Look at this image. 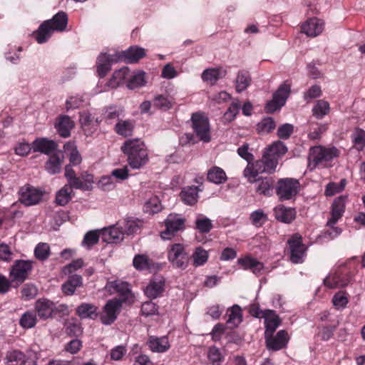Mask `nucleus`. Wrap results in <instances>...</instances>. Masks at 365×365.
<instances>
[{"label":"nucleus","mask_w":365,"mask_h":365,"mask_svg":"<svg viewBox=\"0 0 365 365\" xmlns=\"http://www.w3.org/2000/svg\"><path fill=\"white\" fill-rule=\"evenodd\" d=\"M68 16L64 11H58L52 19L44 21L37 31L33 33V36L38 43L46 42L54 31L62 32L66 29Z\"/></svg>","instance_id":"1"},{"label":"nucleus","mask_w":365,"mask_h":365,"mask_svg":"<svg viewBox=\"0 0 365 365\" xmlns=\"http://www.w3.org/2000/svg\"><path fill=\"white\" fill-rule=\"evenodd\" d=\"M121 150L127 155L128 163L133 169H139L148 161L145 145L138 138L126 140Z\"/></svg>","instance_id":"2"},{"label":"nucleus","mask_w":365,"mask_h":365,"mask_svg":"<svg viewBox=\"0 0 365 365\" xmlns=\"http://www.w3.org/2000/svg\"><path fill=\"white\" fill-rule=\"evenodd\" d=\"M299 180L292 178H280L275 186V192L282 202L294 200L300 190Z\"/></svg>","instance_id":"3"},{"label":"nucleus","mask_w":365,"mask_h":365,"mask_svg":"<svg viewBox=\"0 0 365 365\" xmlns=\"http://www.w3.org/2000/svg\"><path fill=\"white\" fill-rule=\"evenodd\" d=\"M34 262L33 260L17 259L11 266L9 269V278L15 283L14 288L22 284L31 273Z\"/></svg>","instance_id":"4"},{"label":"nucleus","mask_w":365,"mask_h":365,"mask_svg":"<svg viewBox=\"0 0 365 365\" xmlns=\"http://www.w3.org/2000/svg\"><path fill=\"white\" fill-rule=\"evenodd\" d=\"M192 128L200 141L209 143L211 140V132L209 119L204 113L196 112L191 116Z\"/></svg>","instance_id":"5"},{"label":"nucleus","mask_w":365,"mask_h":365,"mask_svg":"<svg viewBox=\"0 0 365 365\" xmlns=\"http://www.w3.org/2000/svg\"><path fill=\"white\" fill-rule=\"evenodd\" d=\"M168 259L173 267L185 269L190 262V257L184 245L174 243L168 247Z\"/></svg>","instance_id":"6"},{"label":"nucleus","mask_w":365,"mask_h":365,"mask_svg":"<svg viewBox=\"0 0 365 365\" xmlns=\"http://www.w3.org/2000/svg\"><path fill=\"white\" fill-rule=\"evenodd\" d=\"M124 299L113 298L109 299L102 308V311L98 314L101 322L106 326L113 324L117 319L120 312Z\"/></svg>","instance_id":"7"},{"label":"nucleus","mask_w":365,"mask_h":365,"mask_svg":"<svg viewBox=\"0 0 365 365\" xmlns=\"http://www.w3.org/2000/svg\"><path fill=\"white\" fill-rule=\"evenodd\" d=\"M291 82L288 80L284 81L278 89L273 93L272 99L267 103L265 110L272 113L284 106L287 98L291 93Z\"/></svg>","instance_id":"8"},{"label":"nucleus","mask_w":365,"mask_h":365,"mask_svg":"<svg viewBox=\"0 0 365 365\" xmlns=\"http://www.w3.org/2000/svg\"><path fill=\"white\" fill-rule=\"evenodd\" d=\"M185 217L179 214H170L165 220V229L160 232V237L163 240H170L178 232H182L185 229Z\"/></svg>","instance_id":"9"},{"label":"nucleus","mask_w":365,"mask_h":365,"mask_svg":"<svg viewBox=\"0 0 365 365\" xmlns=\"http://www.w3.org/2000/svg\"><path fill=\"white\" fill-rule=\"evenodd\" d=\"M287 252L292 262L298 264L303 262L306 247L303 244L302 237L299 233L292 235L287 240Z\"/></svg>","instance_id":"10"},{"label":"nucleus","mask_w":365,"mask_h":365,"mask_svg":"<svg viewBox=\"0 0 365 365\" xmlns=\"http://www.w3.org/2000/svg\"><path fill=\"white\" fill-rule=\"evenodd\" d=\"M19 201L26 206L38 203L43 197V192L34 187L26 185L19 190Z\"/></svg>","instance_id":"11"},{"label":"nucleus","mask_w":365,"mask_h":365,"mask_svg":"<svg viewBox=\"0 0 365 365\" xmlns=\"http://www.w3.org/2000/svg\"><path fill=\"white\" fill-rule=\"evenodd\" d=\"M264 339L267 349L274 351L285 348L289 341L288 333L285 330L279 331L276 335H264Z\"/></svg>","instance_id":"12"},{"label":"nucleus","mask_w":365,"mask_h":365,"mask_svg":"<svg viewBox=\"0 0 365 365\" xmlns=\"http://www.w3.org/2000/svg\"><path fill=\"white\" fill-rule=\"evenodd\" d=\"M117 53L113 54L101 53L97 58V72L101 78H103L110 71L113 63L118 62Z\"/></svg>","instance_id":"13"},{"label":"nucleus","mask_w":365,"mask_h":365,"mask_svg":"<svg viewBox=\"0 0 365 365\" xmlns=\"http://www.w3.org/2000/svg\"><path fill=\"white\" fill-rule=\"evenodd\" d=\"M165 279L163 277H154L145 289V294L150 299H156L162 295L165 291Z\"/></svg>","instance_id":"14"},{"label":"nucleus","mask_w":365,"mask_h":365,"mask_svg":"<svg viewBox=\"0 0 365 365\" xmlns=\"http://www.w3.org/2000/svg\"><path fill=\"white\" fill-rule=\"evenodd\" d=\"M116 53L118 57H119L120 61L128 63H137L145 56V49L138 46H131L125 51H118Z\"/></svg>","instance_id":"15"},{"label":"nucleus","mask_w":365,"mask_h":365,"mask_svg":"<svg viewBox=\"0 0 365 365\" xmlns=\"http://www.w3.org/2000/svg\"><path fill=\"white\" fill-rule=\"evenodd\" d=\"M34 312L41 319H47L54 312V303L47 299L41 298L36 301Z\"/></svg>","instance_id":"16"},{"label":"nucleus","mask_w":365,"mask_h":365,"mask_svg":"<svg viewBox=\"0 0 365 365\" xmlns=\"http://www.w3.org/2000/svg\"><path fill=\"white\" fill-rule=\"evenodd\" d=\"M263 173H267V170L262 158L253 163H247L243 171L244 176L247 178L248 182L250 183L256 181L257 176Z\"/></svg>","instance_id":"17"},{"label":"nucleus","mask_w":365,"mask_h":365,"mask_svg":"<svg viewBox=\"0 0 365 365\" xmlns=\"http://www.w3.org/2000/svg\"><path fill=\"white\" fill-rule=\"evenodd\" d=\"M58 143L46 138H38L32 143V149L34 152H39L50 155L58 149Z\"/></svg>","instance_id":"18"},{"label":"nucleus","mask_w":365,"mask_h":365,"mask_svg":"<svg viewBox=\"0 0 365 365\" xmlns=\"http://www.w3.org/2000/svg\"><path fill=\"white\" fill-rule=\"evenodd\" d=\"M263 318L264 319V335L274 334L280 326L282 320L274 310L264 309Z\"/></svg>","instance_id":"19"},{"label":"nucleus","mask_w":365,"mask_h":365,"mask_svg":"<svg viewBox=\"0 0 365 365\" xmlns=\"http://www.w3.org/2000/svg\"><path fill=\"white\" fill-rule=\"evenodd\" d=\"M255 189L259 195L272 196L274 192V180L272 177H265L257 179L255 181Z\"/></svg>","instance_id":"20"},{"label":"nucleus","mask_w":365,"mask_h":365,"mask_svg":"<svg viewBox=\"0 0 365 365\" xmlns=\"http://www.w3.org/2000/svg\"><path fill=\"white\" fill-rule=\"evenodd\" d=\"M63 160L64 156L61 151L50 155L48 160L45 163L46 170L51 175L61 173Z\"/></svg>","instance_id":"21"},{"label":"nucleus","mask_w":365,"mask_h":365,"mask_svg":"<svg viewBox=\"0 0 365 365\" xmlns=\"http://www.w3.org/2000/svg\"><path fill=\"white\" fill-rule=\"evenodd\" d=\"M346 196H340L334 200L332 207L331 218L328 220V225H335L337 221L341 217L345 207V202Z\"/></svg>","instance_id":"22"},{"label":"nucleus","mask_w":365,"mask_h":365,"mask_svg":"<svg viewBox=\"0 0 365 365\" xmlns=\"http://www.w3.org/2000/svg\"><path fill=\"white\" fill-rule=\"evenodd\" d=\"M274 214L277 221L289 224L296 217V210L294 208L279 205L274 209Z\"/></svg>","instance_id":"23"},{"label":"nucleus","mask_w":365,"mask_h":365,"mask_svg":"<svg viewBox=\"0 0 365 365\" xmlns=\"http://www.w3.org/2000/svg\"><path fill=\"white\" fill-rule=\"evenodd\" d=\"M313 115L309 118V138L310 139H317L319 136V124L318 120L319 119V101H317L313 108Z\"/></svg>","instance_id":"24"},{"label":"nucleus","mask_w":365,"mask_h":365,"mask_svg":"<svg viewBox=\"0 0 365 365\" xmlns=\"http://www.w3.org/2000/svg\"><path fill=\"white\" fill-rule=\"evenodd\" d=\"M148 345L152 351L158 353L165 352L170 347L167 336L157 337L151 336L148 339Z\"/></svg>","instance_id":"25"},{"label":"nucleus","mask_w":365,"mask_h":365,"mask_svg":"<svg viewBox=\"0 0 365 365\" xmlns=\"http://www.w3.org/2000/svg\"><path fill=\"white\" fill-rule=\"evenodd\" d=\"M74 123L68 115L61 116L55 123V128L58 133L62 138H68L71 135V130L73 128Z\"/></svg>","instance_id":"26"},{"label":"nucleus","mask_w":365,"mask_h":365,"mask_svg":"<svg viewBox=\"0 0 365 365\" xmlns=\"http://www.w3.org/2000/svg\"><path fill=\"white\" fill-rule=\"evenodd\" d=\"M200 190L197 186H187L183 187L180 193L182 201L187 205H194L198 200V192Z\"/></svg>","instance_id":"27"},{"label":"nucleus","mask_w":365,"mask_h":365,"mask_svg":"<svg viewBox=\"0 0 365 365\" xmlns=\"http://www.w3.org/2000/svg\"><path fill=\"white\" fill-rule=\"evenodd\" d=\"M73 187L66 184L56 194L55 202L58 205L65 206L74 196Z\"/></svg>","instance_id":"28"},{"label":"nucleus","mask_w":365,"mask_h":365,"mask_svg":"<svg viewBox=\"0 0 365 365\" xmlns=\"http://www.w3.org/2000/svg\"><path fill=\"white\" fill-rule=\"evenodd\" d=\"M76 313L81 319H95L98 316V307L89 303L81 304L77 307Z\"/></svg>","instance_id":"29"},{"label":"nucleus","mask_w":365,"mask_h":365,"mask_svg":"<svg viewBox=\"0 0 365 365\" xmlns=\"http://www.w3.org/2000/svg\"><path fill=\"white\" fill-rule=\"evenodd\" d=\"M83 279L81 275L73 274L68 277L67 281L62 285V291L66 295H73L77 287L82 285Z\"/></svg>","instance_id":"30"},{"label":"nucleus","mask_w":365,"mask_h":365,"mask_svg":"<svg viewBox=\"0 0 365 365\" xmlns=\"http://www.w3.org/2000/svg\"><path fill=\"white\" fill-rule=\"evenodd\" d=\"M238 263L243 269H250L255 274H259L264 268L263 263L250 256L239 259Z\"/></svg>","instance_id":"31"},{"label":"nucleus","mask_w":365,"mask_h":365,"mask_svg":"<svg viewBox=\"0 0 365 365\" xmlns=\"http://www.w3.org/2000/svg\"><path fill=\"white\" fill-rule=\"evenodd\" d=\"M133 265L138 271H148L154 267L155 263L148 255L138 254L134 257Z\"/></svg>","instance_id":"32"},{"label":"nucleus","mask_w":365,"mask_h":365,"mask_svg":"<svg viewBox=\"0 0 365 365\" xmlns=\"http://www.w3.org/2000/svg\"><path fill=\"white\" fill-rule=\"evenodd\" d=\"M287 150L288 149L283 142L277 140L266 148L264 152L267 153V155H269L279 160L287 153Z\"/></svg>","instance_id":"33"},{"label":"nucleus","mask_w":365,"mask_h":365,"mask_svg":"<svg viewBox=\"0 0 365 365\" xmlns=\"http://www.w3.org/2000/svg\"><path fill=\"white\" fill-rule=\"evenodd\" d=\"M228 319L227 324L231 326V328L237 327L238 325L242 322V313L240 307L237 304L233 305L227 310Z\"/></svg>","instance_id":"34"},{"label":"nucleus","mask_w":365,"mask_h":365,"mask_svg":"<svg viewBox=\"0 0 365 365\" xmlns=\"http://www.w3.org/2000/svg\"><path fill=\"white\" fill-rule=\"evenodd\" d=\"M207 179L210 182L219 185L225 182L227 177L223 169L214 166L208 170Z\"/></svg>","instance_id":"35"},{"label":"nucleus","mask_w":365,"mask_h":365,"mask_svg":"<svg viewBox=\"0 0 365 365\" xmlns=\"http://www.w3.org/2000/svg\"><path fill=\"white\" fill-rule=\"evenodd\" d=\"M192 265L195 267L203 266L208 260V252L202 247H197L192 256Z\"/></svg>","instance_id":"36"},{"label":"nucleus","mask_w":365,"mask_h":365,"mask_svg":"<svg viewBox=\"0 0 365 365\" xmlns=\"http://www.w3.org/2000/svg\"><path fill=\"white\" fill-rule=\"evenodd\" d=\"M276 128V123L272 117L264 118L256 125V130L259 135H266L272 132Z\"/></svg>","instance_id":"37"},{"label":"nucleus","mask_w":365,"mask_h":365,"mask_svg":"<svg viewBox=\"0 0 365 365\" xmlns=\"http://www.w3.org/2000/svg\"><path fill=\"white\" fill-rule=\"evenodd\" d=\"M319 21L317 18H309L301 28L302 32L308 36H317L319 34Z\"/></svg>","instance_id":"38"},{"label":"nucleus","mask_w":365,"mask_h":365,"mask_svg":"<svg viewBox=\"0 0 365 365\" xmlns=\"http://www.w3.org/2000/svg\"><path fill=\"white\" fill-rule=\"evenodd\" d=\"M252 78L249 71L245 70L240 71L236 78V91L240 93L247 88L250 85Z\"/></svg>","instance_id":"39"},{"label":"nucleus","mask_w":365,"mask_h":365,"mask_svg":"<svg viewBox=\"0 0 365 365\" xmlns=\"http://www.w3.org/2000/svg\"><path fill=\"white\" fill-rule=\"evenodd\" d=\"M134 123L130 120H118L115 125V131L120 135L128 137L133 134Z\"/></svg>","instance_id":"40"},{"label":"nucleus","mask_w":365,"mask_h":365,"mask_svg":"<svg viewBox=\"0 0 365 365\" xmlns=\"http://www.w3.org/2000/svg\"><path fill=\"white\" fill-rule=\"evenodd\" d=\"M19 325L26 329L33 328L37 323V317L34 311H27L24 313L20 319Z\"/></svg>","instance_id":"41"},{"label":"nucleus","mask_w":365,"mask_h":365,"mask_svg":"<svg viewBox=\"0 0 365 365\" xmlns=\"http://www.w3.org/2000/svg\"><path fill=\"white\" fill-rule=\"evenodd\" d=\"M340 151L334 146L322 147L321 146V163H324L326 165L327 163L331 162L334 159L339 157Z\"/></svg>","instance_id":"42"},{"label":"nucleus","mask_w":365,"mask_h":365,"mask_svg":"<svg viewBox=\"0 0 365 365\" xmlns=\"http://www.w3.org/2000/svg\"><path fill=\"white\" fill-rule=\"evenodd\" d=\"M195 225V229L202 234H207L213 228L212 220L202 215L197 217Z\"/></svg>","instance_id":"43"},{"label":"nucleus","mask_w":365,"mask_h":365,"mask_svg":"<svg viewBox=\"0 0 365 365\" xmlns=\"http://www.w3.org/2000/svg\"><path fill=\"white\" fill-rule=\"evenodd\" d=\"M162 209L160 201L156 195L150 197L144 204L143 211L150 215L159 212Z\"/></svg>","instance_id":"44"},{"label":"nucleus","mask_w":365,"mask_h":365,"mask_svg":"<svg viewBox=\"0 0 365 365\" xmlns=\"http://www.w3.org/2000/svg\"><path fill=\"white\" fill-rule=\"evenodd\" d=\"M142 226V222L138 219L128 218L122 222V229L125 235H133Z\"/></svg>","instance_id":"45"},{"label":"nucleus","mask_w":365,"mask_h":365,"mask_svg":"<svg viewBox=\"0 0 365 365\" xmlns=\"http://www.w3.org/2000/svg\"><path fill=\"white\" fill-rule=\"evenodd\" d=\"M25 356L26 355L20 350H9L6 354V363L8 365H20L21 361H23Z\"/></svg>","instance_id":"46"},{"label":"nucleus","mask_w":365,"mask_h":365,"mask_svg":"<svg viewBox=\"0 0 365 365\" xmlns=\"http://www.w3.org/2000/svg\"><path fill=\"white\" fill-rule=\"evenodd\" d=\"M78 178L80 180L81 186L75 187V189L83 191L91 190L93 187L92 184L93 183V175L92 174L88 173L87 171H83L80 173V175L78 176Z\"/></svg>","instance_id":"47"},{"label":"nucleus","mask_w":365,"mask_h":365,"mask_svg":"<svg viewBox=\"0 0 365 365\" xmlns=\"http://www.w3.org/2000/svg\"><path fill=\"white\" fill-rule=\"evenodd\" d=\"M220 68H207L202 72L201 77L203 81L208 82L211 85H213L220 78Z\"/></svg>","instance_id":"48"},{"label":"nucleus","mask_w":365,"mask_h":365,"mask_svg":"<svg viewBox=\"0 0 365 365\" xmlns=\"http://www.w3.org/2000/svg\"><path fill=\"white\" fill-rule=\"evenodd\" d=\"M51 255V250L48 244L40 242L37 244L34 249V256L40 261L46 260Z\"/></svg>","instance_id":"49"},{"label":"nucleus","mask_w":365,"mask_h":365,"mask_svg":"<svg viewBox=\"0 0 365 365\" xmlns=\"http://www.w3.org/2000/svg\"><path fill=\"white\" fill-rule=\"evenodd\" d=\"M346 185V179H341L339 183L331 182L326 186L324 194L326 196H333L344 190Z\"/></svg>","instance_id":"50"},{"label":"nucleus","mask_w":365,"mask_h":365,"mask_svg":"<svg viewBox=\"0 0 365 365\" xmlns=\"http://www.w3.org/2000/svg\"><path fill=\"white\" fill-rule=\"evenodd\" d=\"M74 165H66L65 166V173L64 176L67 180V184L71 185L72 187H80V180L78 178V176L73 169Z\"/></svg>","instance_id":"51"},{"label":"nucleus","mask_w":365,"mask_h":365,"mask_svg":"<svg viewBox=\"0 0 365 365\" xmlns=\"http://www.w3.org/2000/svg\"><path fill=\"white\" fill-rule=\"evenodd\" d=\"M207 358L212 365H221L225 359L220 349L215 346L209 348Z\"/></svg>","instance_id":"52"},{"label":"nucleus","mask_w":365,"mask_h":365,"mask_svg":"<svg viewBox=\"0 0 365 365\" xmlns=\"http://www.w3.org/2000/svg\"><path fill=\"white\" fill-rule=\"evenodd\" d=\"M145 73L140 71L132 76L128 81L127 86L130 89H135L145 84Z\"/></svg>","instance_id":"53"},{"label":"nucleus","mask_w":365,"mask_h":365,"mask_svg":"<svg viewBox=\"0 0 365 365\" xmlns=\"http://www.w3.org/2000/svg\"><path fill=\"white\" fill-rule=\"evenodd\" d=\"M319 163V145L313 146L309 150L308 156V168L312 170Z\"/></svg>","instance_id":"54"},{"label":"nucleus","mask_w":365,"mask_h":365,"mask_svg":"<svg viewBox=\"0 0 365 365\" xmlns=\"http://www.w3.org/2000/svg\"><path fill=\"white\" fill-rule=\"evenodd\" d=\"M354 147L358 150H361L365 146V131L361 129H356L351 135Z\"/></svg>","instance_id":"55"},{"label":"nucleus","mask_w":365,"mask_h":365,"mask_svg":"<svg viewBox=\"0 0 365 365\" xmlns=\"http://www.w3.org/2000/svg\"><path fill=\"white\" fill-rule=\"evenodd\" d=\"M334 225H329L328 222H327V228L324 230L322 235H321V240L323 239L324 240L329 241L336 238L341 234V230Z\"/></svg>","instance_id":"56"},{"label":"nucleus","mask_w":365,"mask_h":365,"mask_svg":"<svg viewBox=\"0 0 365 365\" xmlns=\"http://www.w3.org/2000/svg\"><path fill=\"white\" fill-rule=\"evenodd\" d=\"M130 73V71L128 67H123L118 71H115L110 79V83L112 85L118 86L125 80Z\"/></svg>","instance_id":"57"},{"label":"nucleus","mask_w":365,"mask_h":365,"mask_svg":"<svg viewBox=\"0 0 365 365\" xmlns=\"http://www.w3.org/2000/svg\"><path fill=\"white\" fill-rule=\"evenodd\" d=\"M153 106L158 109L168 110L172 108L173 103L168 97L158 95L153 99Z\"/></svg>","instance_id":"58"},{"label":"nucleus","mask_w":365,"mask_h":365,"mask_svg":"<svg viewBox=\"0 0 365 365\" xmlns=\"http://www.w3.org/2000/svg\"><path fill=\"white\" fill-rule=\"evenodd\" d=\"M250 220L253 225L259 227L267 222V216L262 210H258L252 212Z\"/></svg>","instance_id":"59"},{"label":"nucleus","mask_w":365,"mask_h":365,"mask_svg":"<svg viewBox=\"0 0 365 365\" xmlns=\"http://www.w3.org/2000/svg\"><path fill=\"white\" fill-rule=\"evenodd\" d=\"M99 237V232L97 230L89 231L85 235L82 245L90 248L98 242Z\"/></svg>","instance_id":"60"},{"label":"nucleus","mask_w":365,"mask_h":365,"mask_svg":"<svg viewBox=\"0 0 365 365\" xmlns=\"http://www.w3.org/2000/svg\"><path fill=\"white\" fill-rule=\"evenodd\" d=\"M262 160L264 163V166L267 170V173L272 174L274 173L276 170L277 166L279 163V160L274 157H272L269 155H267V153L264 152L262 155Z\"/></svg>","instance_id":"61"},{"label":"nucleus","mask_w":365,"mask_h":365,"mask_svg":"<svg viewBox=\"0 0 365 365\" xmlns=\"http://www.w3.org/2000/svg\"><path fill=\"white\" fill-rule=\"evenodd\" d=\"M21 297L24 300H30L34 299L38 294V289L36 286L32 284H26L21 290Z\"/></svg>","instance_id":"62"},{"label":"nucleus","mask_w":365,"mask_h":365,"mask_svg":"<svg viewBox=\"0 0 365 365\" xmlns=\"http://www.w3.org/2000/svg\"><path fill=\"white\" fill-rule=\"evenodd\" d=\"M158 309V307L155 303H154L151 301H148V302L143 303V304L141 306L140 312H141L142 315H143L145 317H149V316L154 315V314H157Z\"/></svg>","instance_id":"63"},{"label":"nucleus","mask_w":365,"mask_h":365,"mask_svg":"<svg viewBox=\"0 0 365 365\" xmlns=\"http://www.w3.org/2000/svg\"><path fill=\"white\" fill-rule=\"evenodd\" d=\"M293 132L294 126L289 123H284L278 128L277 135L280 139L287 140Z\"/></svg>","instance_id":"64"}]
</instances>
